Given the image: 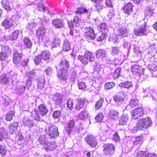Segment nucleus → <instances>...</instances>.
Listing matches in <instances>:
<instances>
[{"mask_svg": "<svg viewBox=\"0 0 157 157\" xmlns=\"http://www.w3.org/2000/svg\"><path fill=\"white\" fill-rule=\"evenodd\" d=\"M88 12L86 9L83 7H80L77 9L75 11V13L77 14L75 16L71 23L74 28L78 29H82L84 25V22L81 19V16L79 15L86 13Z\"/></svg>", "mask_w": 157, "mask_h": 157, "instance_id": "1", "label": "nucleus"}, {"mask_svg": "<svg viewBox=\"0 0 157 157\" xmlns=\"http://www.w3.org/2000/svg\"><path fill=\"white\" fill-rule=\"evenodd\" d=\"M69 67V63L66 59H62L60 63L57 67V70H59L60 73L58 74V76L61 80L65 81L67 78V72Z\"/></svg>", "mask_w": 157, "mask_h": 157, "instance_id": "2", "label": "nucleus"}, {"mask_svg": "<svg viewBox=\"0 0 157 157\" xmlns=\"http://www.w3.org/2000/svg\"><path fill=\"white\" fill-rule=\"evenodd\" d=\"M48 137L46 139V136L44 135H41L37 140V142L40 143L43 145V147L47 151L52 150L56 148L54 142L50 143L48 140Z\"/></svg>", "mask_w": 157, "mask_h": 157, "instance_id": "3", "label": "nucleus"}, {"mask_svg": "<svg viewBox=\"0 0 157 157\" xmlns=\"http://www.w3.org/2000/svg\"><path fill=\"white\" fill-rule=\"evenodd\" d=\"M36 35L39 40L43 41L47 44L50 42L48 38L46 35V30L44 26L39 27L36 30Z\"/></svg>", "mask_w": 157, "mask_h": 157, "instance_id": "4", "label": "nucleus"}, {"mask_svg": "<svg viewBox=\"0 0 157 157\" xmlns=\"http://www.w3.org/2000/svg\"><path fill=\"white\" fill-rule=\"evenodd\" d=\"M78 58L84 65L87 64L88 60L90 62H93L94 60V54L88 51L85 52L84 56L79 55Z\"/></svg>", "mask_w": 157, "mask_h": 157, "instance_id": "5", "label": "nucleus"}, {"mask_svg": "<svg viewBox=\"0 0 157 157\" xmlns=\"http://www.w3.org/2000/svg\"><path fill=\"white\" fill-rule=\"evenodd\" d=\"M152 123L151 119L148 117L140 119L137 121V126L141 129H146L150 127Z\"/></svg>", "mask_w": 157, "mask_h": 157, "instance_id": "6", "label": "nucleus"}, {"mask_svg": "<svg viewBox=\"0 0 157 157\" xmlns=\"http://www.w3.org/2000/svg\"><path fill=\"white\" fill-rule=\"evenodd\" d=\"M102 151L104 154L106 155H112L115 151V146L112 143H106L102 146Z\"/></svg>", "mask_w": 157, "mask_h": 157, "instance_id": "7", "label": "nucleus"}, {"mask_svg": "<svg viewBox=\"0 0 157 157\" xmlns=\"http://www.w3.org/2000/svg\"><path fill=\"white\" fill-rule=\"evenodd\" d=\"M45 134L50 138H55L58 135V128L55 125H52L46 127Z\"/></svg>", "mask_w": 157, "mask_h": 157, "instance_id": "8", "label": "nucleus"}, {"mask_svg": "<svg viewBox=\"0 0 157 157\" xmlns=\"http://www.w3.org/2000/svg\"><path fill=\"white\" fill-rule=\"evenodd\" d=\"M19 18L18 15H13L11 18H7L4 20L2 25L6 29H9L14 24L15 21L17 20Z\"/></svg>", "mask_w": 157, "mask_h": 157, "instance_id": "9", "label": "nucleus"}, {"mask_svg": "<svg viewBox=\"0 0 157 157\" xmlns=\"http://www.w3.org/2000/svg\"><path fill=\"white\" fill-rule=\"evenodd\" d=\"M147 29L146 24L144 23L143 25L139 26L134 30V33L136 36H141L144 35H146L148 32Z\"/></svg>", "mask_w": 157, "mask_h": 157, "instance_id": "10", "label": "nucleus"}, {"mask_svg": "<svg viewBox=\"0 0 157 157\" xmlns=\"http://www.w3.org/2000/svg\"><path fill=\"white\" fill-rule=\"evenodd\" d=\"M85 33L84 34L85 37L88 40H94L95 38V34L93 29L90 27H87L85 29Z\"/></svg>", "mask_w": 157, "mask_h": 157, "instance_id": "11", "label": "nucleus"}, {"mask_svg": "<svg viewBox=\"0 0 157 157\" xmlns=\"http://www.w3.org/2000/svg\"><path fill=\"white\" fill-rule=\"evenodd\" d=\"M109 41H111L114 44H116L117 45L118 43L119 42V41H121L123 42V47L129 49L130 48L131 45L130 43H128L125 41H124V39L121 38H120L119 36L117 35L114 36L113 38H111L109 40Z\"/></svg>", "mask_w": 157, "mask_h": 157, "instance_id": "12", "label": "nucleus"}, {"mask_svg": "<svg viewBox=\"0 0 157 157\" xmlns=\"http://www.w3.org/2000/svg\"><path fill=\"white\" fill-rule=\"evenodd\" d=\"M127 95L125 94L119 93L118 95H115L113 97V100L116 104L118 106H120L123 103L125 98H127Z\"/></svg>", "mask_w": 157, "mask_h": 157, "instance_id": "13", "label": "nucleus"}, {"mask_svg": "<svg viewBox=\"0 0 157 157\" xmlns=\"http://www.w3.org/2000/svg\"><path fill=\"white\" fill-rule=\"evenodd\" d=\"M144 113L143 108L139 107L134 109L132 113V118L134 119H138L142 117Z\"/></svg>", "mask_w": 157, "mask_h": 157, "instance_id": "14", "label": "nucleus"}, {"mask_svg": "<svg viewBox=\"0 0 157 157\" xmlns=\"http://www.w3.org/2000/svg\"><path fill=\"white\" fill-rule=\"evenodd\" d=\"M137 64V62H136V64L133 65L131 68L132 73L136 76H140L144 73L143 68Z\"/></svg>", "mask_w": 157, "mask_h": 157, "instance_id": "15", "label": "nucleus"}, {"mask_svg": "<svg viewBox=\"0 0 157 157\" xmlns=\"http://www.w3.org/2000/svg\"><path fill=\"white\" fill-rule=\"evenodd\" d=\"M144 62L146 65L148 66L149 69L152 71H155L157 70V66L155 65V63L154 62L153 59L149 58L147 59L145 58Z\"/></svg>", "mask_w": 157, "mask_h": 157, "instance_id": "16", "label": "nucleus"}, {"mask_svg": "<svg viewBox=\"0 0 157 157\" xmlns=\"http://www.w3.org/2000/svg\"><path fill=\"white\" fill-rule=\"evenodd\" d=\"M86 141L87 144L93 147H95L98 144L96 139L92 136L89 135L87 136L86 138Z\"/></svg>", "mask_w": 157, "mask_h": 157, "instance_id": "17", "label": "nucleus"}, {"mask_svg": "<svg viewBox=\"0 0 157 157\" xmlns=\"http://www.w3.org/2000/svg\"><path fill=\"white\" fill-rule=\"evenodd\" d=\"M76 121V120L72 119L66 123V126H65V129L66 132L68 134H70L71 132L75 125V124Z\"/></svg>", "mask_w": 157, "mask_h": 157, "instance_id": "18", "label": "nucleus"}, {"mask_svg": "<svg viewBox=\"0 0 157 157\" xmlns=\"http://www.w3.org/2000/svg\"><path fill=\"white\" fill-rule=\"evenodd\" d=\"M54 26L56 28H61L64 26V23L63 21L59 19H55L52 21Z\"/></svg>", "mask_w": 157, "mask_h": 157, "instance_id": "19", "label": "nucleus"}, {"mask_svg": "<svg viewBox=\"0 0 157 157\" xmlns=\"http://www.w3.org/2000/svg\"><path fill=\"white\" fill-rule=\"evenodd\" d=\"M148 52L146 56L149 57V58H152L156 52L155 45L154 44L150 45L148 47Z\"/></svg>", "mask_w": 157, "mask_h": 157, "instance_id": "20", "label": "nucleus"}, {"mask_svg": "<svg viewBox=\"0 0 157 157\" xmlns=\"http://www.w3.org/2000/svg\"><path fill=\"white\" fill-rule=\"evenodd\" d=\"M62 98L63 96L61 94L56 93L53 95L52 99L55 104L59 105L63 102Z\"/></svg>", "mask_w": 157, "mask_h": 157, "instance_id": "21", "label": "nucleus"}, {"mask_svg": "<svg viewBox=\"0 0 157 157\" xmlns=\"http://www.w3.org/2000/svg\"><path fill=\"white\" fill-rule=\"evenodd\" d=\"M17 77V75L16 74L13 75V77L11 75L6 76L2 79V81L6 84H8L9 82L12 83L15 79Z\"/></svg>", "mask_w": 157, "mask_h": 157, "instance_id": "22", "label": "nucleus"}, {"mask_svg": "<svg viewBox=\"0 0 157 157\" xmlns=\"http://www.w3.org/2000/svg\"><path fill=\"white\" fill-rule=\"evenodd\" d=\"M133 7L132 4L131 3H128L124 6L123 8L124 12L129 15L132 11Z\"/></svg>", "mask_w": 157, "mask_h": 157, "instance_id": "23", "label": "nucleus"}, {"mask_svg": "<svg viewBox=\"0 0 157 157\" xmlns=\"http://www.w3.org/2000/svg\"><path fill=\"white\" fill-rule=\"evenodd\" d=\"M128 29L123 27L117 30V33L119 36L125 37L128 35Z\"/></svg>", "mask_w": 157, "mask_h": 157, "instance_id": "24", "label": "nucleus"}, {"mask_svg": "<svg viewBox=\"0 0 157 157\" xmlns=\"http://www.w3.org/2000/svg\"><path fill=\"white\" fill-rule=\"evenodd\" d=\"M18 124L17 122H14L9 125V131L10 134H12L16 131L18 127Z\"/></svg>", "mask_w": 157, "mask_h": 157, "instance_id": "25", "label": "nucleus"}, {"mask_svg": "<svg viewBox=\"0 0 157 157\" xmlns=\"http://www.w3.org/2000/svg\"><path fill=\"white\" fill-rule=\"evenodd\" d=\"M155 9V7L154 6H150L146 8L145 11V16H152L154 12Z\"/></svg>", "mask_w": 157, "mask_h": 157, "instance_id": "26", "label": "nucleus"}, {"mask_svg": "<svg viewBox=\"0 0 157 157\" xmlns=\"http://www.w3.org/2000/svg\"><path fill=\"white\" fill-rule=\"evenodd\" d=\"M37 82V88L42 89L44 87L45 84V80L44 77H41L36 80Z\"/></svg>", "mask_w": 157, "mask_h": 157, "instance_id": "27", "label": "nucleus"}, {"mask_svg": "<svg viewBox=\"0 0 157 157\" xmlns=\"http://www.w3.org/2000/svg\"><path fill=\"white\" fill-rule=\"evenodd\" d=\"M39 112L41 116L45 115L48 113L46 107L43 104L40 105L38 107Z\"/></svg>", "mask_w": 157, "mask_h": 157, "instance_id": "28", "label": "nucleus"}, {"mask_svg": "<svg viewBox=\"0 0 157 157\" xmlns=\"http://www.w3.org/2000/svg\"><path fill=\"white\" fill-rule=\"evenodd\" d=\"M108 117L110 118L115 120L119 116L118 113L113 109L109 110L108 114Z\"/></svg>", "mask_w": 157, "mask_h": 157, "instance_id": "29", "label": "nucleus"}, {"mask_svg": "<svg viewBox=\"0 0 157 157\" xmlns=\"http://www.w3.org/2000/svg\"><path fill=\"white\" fill-rule=\"evenodd\" d=\"M22 54L16 52L13 55V61L16 64H18L20 62Z\"/></svg>", "mask_w": 157, "mask_h": 157, "instance_id": "30", "label": "nucleus"}, {"mask_svg": "<svg viewBox=\"0 0 157 157\" xmlns=\"http://www.w3.org/2000/svg\"><path fill=\"white\" fill-rule=\"evenodd\" d=\"M40 114L38 110L34 109L32 111L31 113V116L34 118V119L37 121H39L40 118Z\"/></svg>", "mask_w": 157, "mask_h": 157, "instance_id": "31", "label": "nucleus"}, {"mask_svg": "<svg viewBox=\"0 0 157 157\" xmlns=\"http://www.w3.org/2000/svg\"><path fill=\"white\" fill-rule=\"evenodd\" d=\"M133 52L134 54L139 59L141 58L143 53L140 51V48L135 46L133 48Z\"/></svg>", "mask_w": 157, "mask_h": 157, "instance_id": "32", "label": "nucleus"}, {"mask_svg": "<svg viewBox=\"0 0 157 157\" xmlns=\"http://www.w3.org/2000/svg\"><path fill=\"white\" fill-rule=\"evenodd\" d=\"M23 124L26 126L30 128L33 126L34 124L32 120L29 119L27 117H25L22 121Z\"/></svg>", "mask_w": 157, "mask_h": 157, "instance_id": "33", "label": "nucleus"}, {"mask_svg": "<svg viewBox=\"0 0 157 157\" xmlns=\"http://www.w3.org/2000/svg\"><path fill=\"white\" fill-rule=\"evenodd\" d=\"M111 54L113 56H115L121 54V51L119 48L113 47L111 48L110 51Z\"/></svg>", "mask_w": 157, "mask_h": 157, "instance_id": "34", "label": "nucleus"}, {"mask_svg": "<svg viewBox=\"0 0 157 157\" xmlns=\"http://www.w3.org/2000/svg\"><path fill=\"white\" fill-rule=\"evenodd\" d=\"M128 119V117L127 114H123L121 117L119 121L120 125H124L125 124Z\"/></svg>", "mask_w": 157, "mask_h": 157, "instance_id": "35", "label": "nucleus"}, {"mask_svg": "<svg viewBox=\"0 0 157 157\" xmlns=\"http://www.w3.org/2000/svg\"><path fill=\"white\" fill-rule=\"evenodd\" d=\"M120 87L127 89H129L132 87V84L130 81H126L120 83L119 85Z\"/></svg>", "mask_w": 157, "mask_h": 157, "instance_id": "36", "label": "nucleus"}, {"mask_svg": "<svg viewBox=\"0 0 157 157\" xmlns=\"http://www.w3.org/2000/svg\"><path fill=\"white\" fill-rule=\"evenodd\" d=\"M40 55L42 58L44 60L48 59L51 58L50 53L48 50L42 52Z\"/></svg>", "mask_w": 157, "mask_h": 157, "instance_id": "37", "label": "nucleus"}, {"mask_svg": "<svg viewBox=\"0 0 157 157\" xmlns=\"http://www.w3.org/2000/svg\"><path fill=\"white\" fill-rule=\"evenodd\" d=\"M23 41L24 43L23 46L24 48H30L31 47L32 44L30 40L25 37Z\"/></svg>", "mask_w": 157, "mask_h": 157, "instance_id": "38", "label": "nucleus"}, {"mask_svg": "<svg viewBox=\"0 0 157 157\" xmlns=\"http://www.w3.org/2000/svg\"><path fill=\"white\" fill-rule=\"evenodd\" d=\"M14 115V112L13 110H10L6 114L5 119L7 121H10L12 120Z\"/></svg>", "mask_w": 157, "mask_h": 157, "instance_id": "39", "label": "nucleus"}, {"mask_svg": "<svg viewBox=\"0 0 157 157\" xmlns=\"http://www.w3.org/2000/svg\"><path fill=\"white\" fill-rule=\"evenodd\" d=\"M84 105V102L83 99L80 98L77 100L76 106V109L79 110L83 108Z\"/></svg>", "mask_w": 157, "mask_h": 157, "instance_id": "40", "label": "nucleus"}, {"mask_svg": "<svg viewBox=\"0 0 157 157\" xmlns=\"http://www.w3.org/2000/svg\"><path fill=\"white\" fill-rule=\"evenodd\" d=\"M63 49L64 51H68L71 49L70 43L67 40H65L63 41Z\"/></svg>", "mask_w": 157, "mask_h": 157, "instance_id": "41", "label": "nucleus"}, {"mask_svg": "<svg viewBox=\"0 0 157 157\" xmlns=\"http://www.w3.org/2000/svg\"><path fill=\"white\" fill-rule=\"evenodd\" d=\"M9 1V0H8V1L4 0L2 2V7L7 11H10L11 9L10 6V3Z\"/></svg>", "mask_w": 157, "mask_h": 157, "instance_id": "42", "label": "nucleus"}, {"mask_svg": "<svg viewBox=\"0 0 157 157\" xmlns=\"http://www.w3.org/2000/svg\"><path fill=\"white\" fill-rule=\"evenodd\" d=\"M96 56L98 58L102 59L106 56L105 52L104 50L102 49L98 50L96 53Z\"/></svg>", "mask_w": 157, "mask_h": 157, "instance_id": "43", "label": "nucleus"}, {"mask_svg": "<svg viewBox=\"0 0 157 157\" xmlns=\"http://www.w3.org/2000/svg\"><path fill=\"white\" fill-rule=\"evenodd\" d=\"M38 9L40 11H43L47 14L49 13L47 7H45L43 5L42 3H40L38 4Z\"/></svg>", "mask_w": 157, "mask_h": 157, "instance_id": "44", "label": "nucleus"}, {"mask_svg": "<svg viewBox=\"0 0 157 157\" xmlns=\"http://www.w3.org/2000/svg\"><path fill=\"white\" fill-rule=\"evenodd\" d=\"M3 101L2 102L3 104V106L6 107L9 104L10 100L9 97L5 95L3 97Z\"/></svg>", "mask_w": 157, "mask_h": 157, "instance_id": "45", "label": "nucleus"}, {"mask_svg": "<svg viewBox=\"0 0 157 157\" xmlns=\"http://www.w3.org/2000/svg\"><path fill=\"white\" fill-rule=\"evenodd\" d=\"M114 71V73L113 72H112L111 75L113 78L116 79L119 77L120 75V73L121 71V68H118Z\"/></svg>", "mask_w": 157, "mask_h": 157, "instance_id": "46", "label": "nucleus"}, {"mask_svg": "<svg viewBox=\"0 0 157 157\" xmlns=\"http://www.w3.org/2000/svg\"><path fill=\"white\" fill-rule=\"evenodd\" d=\"M7 152L6 147L4 144H0V154L2 156H5Z\"/></svg>", "mask_w": 157, "mask_h": 157, "instance_id": "47", "label": "nucleus"}, {"mask_svg": "<svg viewBox=\"0 0 157 157\" xmlns=\"http://www.w3.org/2000/svg\"><path fill=\"white\" fill-rule=\"evenodd\" d=\"M26 87L24 85H20L15 89L17 94H21L25 90Z\"/></svg>", "mask_w": 157, "mask_h": 157, "instance_id": "48", "label": "nucleus"}, {"mask_svg": "<svg viewBox=\"0 0 157 157\" xmlns=\"http://www.w3.org/2000/svg\"><path fill=\"white\" fill-rule=\"evenodd\" d=\"M20 31L18 30L14 31L12 34L10 35L9 38L11 40H13L16 39L17 38Z\"/></svg>", "mask_w": 157, "mask_h": 157, "instance_id": "49", "label": "nucleus"}, {"mask_svg": "<svg viewBox=\"0 0 157 157\" xmlns=\"http://www.w3.org/2000/svg\"><path fill=\"white\" fill-rule=\"evenodd\" d=\"M109 26L107 24L105 23H102L99 26V28L101 31H105V32L108 31Z\"/></svg>", "mask_w": 157, "mask_h": 157, "instance_id": "50", "label": "nucleus"}, {"mask_svg": "<svg viewBox=\"0 0 157 157\" xmlns=\"http://www.w3.org/2000/svg\"><path fill=\"white\" fill-rule=\"evenodd\" d=\"M138 100L137 99L134 98L130 101L129 105L132 107H136L138 105Z\"/></svg>", "mask_w": 157, "mask_h": 157, "instance_id": "51", "label": "nucleus"}, {"mask_svg": "<svg viewBox=\"0 0 157 157\" xmlns=\"http://www.w3.org/2000/svg\"><path fill=\"white\" fill-rule=\"evenodd\" d=\"M104 100L103 98H101L96 103L95 107L97 109H99L102 106Z\"/></svg>", "mask_w": 157, "mask_h": 157, "instance_id": "52", "label": "nucleus"}, {"mask_svg": "<svg viewBox=\"0 0 157 157\" xmlns=\"http://www.w3.org/2000/svg\"><path fill=\"white\" fill-rule=\"evenodd\" d=\"M142 140L143 137L142 136H137L135 138V140L133 141L134 144L135 145L140 144Z\"/></svg>", "mask_w": 157, "mask_h": 157, "instance_id": "53", "label": "nucleus"}, {"mask_svg": "<svg viewBox=\"0 0 157 157\" xmlns=\"http://www.w3.org/2000/svg\"><path fill=\"white\" fill-rule=\"evenodd\" d=\"M107 36V33L106 32H104L102 33L101 36H98L96 40L98 41H100L105 39Z\"/></svg>", "mask_w": 157, "mask_h": 157, "instance_id": "54", "label": "nucleus"}, {"mask_svg": "<svg viewBox=\"0 0 157 157\" xmlns=\"http://www.w3.org/2000/svg\"><path fill=\"white\" fill-rule=\"evenodd\" d=\"M88 117V113L86 111H83L81 112L78 116V118L81 120L85 119Z\"/></svg>", "mask_w": 157, "mask_h": 157, "instance_id": "55", "label": "nucleus"}, {"mask_svg": "<svg viewBox=\"0 0 157 157\" xmlns=\"http://www.w3.org/2000/svg\"><path fill=\"white\" fill-rule=\"evenodd\" d=\"M115 85L114 83L110 82L106 83L104 86L105 89L106 90H109L113 87Z\"/></svg>", "mask_w": 157, "mask_h": 157, "instance_id": "56", "label": "nucleus"}, {"mask_svg": "<svg viewBox=\"0 0 157 157\" xmlns=\"http://www.w3.org/2000/svg\"><path fill=\"white\" fill-rule=\"evenodd\" d=\"M2 51L4 53H6L8 55L11 52V50L8 46L4 45L2 47Z\"/></svg>", "mask_w": 157, "mask_h": 157, "instance_id": "57", "label": "nucleus"}, {"mask_svg": "<svg viewBox=\"0 0 157 157\" xmlns=\"http://www.w3.org/2000/svg\"><path fill=\"white\" fill-rule=\"evenodd\" d=\"M36 24L34 22L29 23L26 26V29L28 30L31 31L34 28L36 27Z\"/></svg>", "mask_w": 157, "mask_h": 157, "instance_id": "58", "label": "nucleus"}, {"mask_svg": "<svg viewBox=\"0 0 157 157\" xmlns=\"http://www.w3.org/2000/svg\"><path fill=\"white\" fill-rule=\"evenodd\" d=\"M73 101L72 99L71 98H69L67 101V107L70 110H72L73 108Z\"/></svg>", "mask_w": 157, "mask_h": 157, "instance_id": "59", "label": "nucleus"}, {"mask_svg": "<svg viewBox=\"0 0 157 157\" xmlns=\"http://www.w3.org/2000/svg\"><path fill=\"white\" fill-rule=\"evenodd\" d=\"M103 117L102 113H99L96 116L95 120L97 122H100L102 120Z\"/></svg>", "mask_w": 157, "mask_h": 157, "instance_id": "60", "label": "nucleus"}, {"mask_svg": "<svg viewBox=\"0 0 157 157\" xmlns=\"http://www.w3.org/2000/svg\"><path fill=\"white\" fill-rule=\"evenodd\" d=\"M6 133V130L4 128H1L0 129V141H2L4 139V136Z\"/></svg>", "mask_w": 157, "mask_h": 157, "instance_id": "61", "label": "nucleus"}, {"mask_svg": "<svg viewBox=\"0 0 157 157\" xmlns=\"http://www.w3.org/2000/svg\"><path fill=\"white\" fill-rule=\"evenodd\" d=\"M135 157H147V153L145 151H140Z\"/></svg>", "mask_w": 157, "mask_h": 157, "instance_id": "62", "label": "nucleus"}, {"mask_svg": "<svg viewBox=\"0 0 157 157\" xmlns=\"http://www.w3.org/2000/svg\"><path fill=\"white\" fill-rule=\"evenodd\" d=\"M60 43V40L57 38H55L52 42L53 46L54 47H56L59 46V45Z\"/></svg>", "mask_w": 157, "mask_h": 157, "instance_id": "63", "label": "nucleus"}, {"mask_svg": "<svg viewBox=\"0 0 157 157\" xmlns=\"http://www.w3.org/2000/svg\"><path fill=\"white\" fill-rule=\"evenodd\" d=\"M78 85L79 89L82 90H84L86 87L85 83L83 82H78Z\"/></svg>", "mask_w": 157, "mask_h": 157, "instance_id": "64", "label": "nucleus"}]
</instances>
